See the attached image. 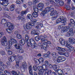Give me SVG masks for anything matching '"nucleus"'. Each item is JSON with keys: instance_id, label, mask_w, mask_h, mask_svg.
I'll list each match as a JSON object with an SVG mask.
<instances>
[{"instance_id": "nucleus-29", "label": "nucleus", "mask_w": 75, "mask_h": 75, "mask_svg": "<svg viewBox=\"0 0 75 75\" xmlns=\"http://www.w3.org/2000/svg\"><path fill=\"white\" fill-rule=\"evenodd\" d=\"M19 44L21 45H24L25 44V40L23 39H22L21 40L19 41Z\"/></svg>"}, {"instance_id": "nucleus-19", "label": "nucleus", "mask_w": 75, "mask_h": 75, "mask_svg": "<svg viewBox=\"0 0 75 75\" xmlns=\"http://www.w3.org/2000/svg\"><path fill=\"white\" fill-rule=\"evenodd\" d=\"M59 19H60V21H61V23L62 24H64L67 21L66 18H64L63 16H60Z\"/></svg>"}, {"instance_id": "nucleus-26", "label": "nucleus", "mask_w": 75, "mask_h": 75, "mask_svg": "<svg viewBox=\"0 0 75 75\" xmlns=\"http://www.w3.org/2000/svg\"><path fill=\"white\" fill-rule=\"evenodd\" d=\"M45 63V65L44 66H45V71H47V69L48 68L47 67V66L48 65V62L47 61V60H46L44 62Z\"/></svg>"}, {"instance_id": "nucleus-18", "label": "nucleus", "mask_w": 75, "mask_h": 75, "mask_svg": "<svg viewBox=\"0 0 75 75\" xmlns=\"http://www.w3.org/2000/svg\"><path fill=\"white\" fill-rule=\"evenodd\" d=\"M58 54L60 55H65L67 57H69V54L68 53L62 52H58Z\"/></svg>"}, {"instance_id": "nucleus-16", "label": "nucleus", "mask_w": 75, "mask_h": 75, "mask_svg": "<svg viewBox=\"0 0 75 75\" xmlns=\"http://www.w3.org/2000/svg\"><path fill=\"white\" fill-rule=\"evenodd\" d=\"M47 0L48 1H50L51 3L52 4H58L59 3V0H54V1L52 0Z\"/></svg>"}, {"instance_id": "nucleus-47", "label": "nucleus", "mask_w": 75, "mask_h": 75, "mask_svg": "<svg viewBox=\"0 0 75 75\" xmlns=\"http://www.w3.org/2000/svg\"><path fill=\"white\" fill-rule=\"evenodd\" d=\"M43 57L45 58H47V57H50V55L47 54H43Z\"/></svg>"}, {"instance_id": "nucleus-28", "label": "nucleus", "mask_w": 75, "mask_h": 75, "mask_svg": "<svg viewBox=\"0 0 75 75\" xmlns=\"http://www.w3.org/2000/svg\"><path fill=\"white\" fill-rule=\"evenodd\" d=\"M56 72H58V75H61L64 74L63 71L61 69L56 70L55 71Z\"/></svg>"}, {"instance_id": "nucleus-38", "label": "nucleus", "mask_w": 75, "mask_h": 75, "mask_svg": "<svg viewBox=\"0 0 75 75\" xmlns=\"http://www.w3.org/2000/svg\"><path fill=\"white\" fill-rule=\"evenodd\" d=\"M14 5H12L10 7V10L11 11H14Z\"/></svg>"}, {"instance_id": "nucleus-58", "label": "nucleus", "mask_w": 75, "mask_h": 75, "mask_svg": "<svg viewBox=\"0 0 75 75\" xmlns=\"http://www.w3.org/2000/svg\"><path fill=\"white\" fill-rule=\"evenodd\" d=\"M35 40L37 41H38L40 40V38H39V37L38 36H36L35 38Z\"/></svg>"}, {"instance_id": "nucleus-10", "label": "nucleus", "mask_w": 75, "mask_h": 75, "mask_svg": "<svg viewBox=\"0 0 75 75\" xmlns=\"http://www.w3.org/2000/svg\"><path fill=\"white\" fill-rule=\"evenodd\" d=\"M66 60V59L65 58V57L61 56H60L58 57L57 58V62H58L59 63L60 62H64V61H65Z\"/></svg>"}, {"instance_id": "nucleus-50", "label": "nucleus", "mask_w": 75, "mask_h": 75, "mask_svg": "<svg viewBox=\"0 0 75 75\" xmlns=\"http://www.w3.org/2000/svg\"><path fill=\"white\" fill-rule=\"evenodd\" d=\"M59 5H60V6H63V5H64V1H59Z\"/></svg>"}, {"instance_id": "nucleus-11", "label": "nucleus", "mask_w": 75, "mask_h": 75, "mask_svg": "<svg viewBox=\"0 0 75 75\" xmlns=\"http://www.w3.org/2000/svg\"><path fill=\"white\" fill-rule=\"evenodd\" d=\"M28 11H22L21 12V14L22 15H20L18 16V18L19 20H23L24 19V17L22 15H24V14H26L27 13Z\"/></svg>"}, {"instance_id": "nucleus-54", "label": "nucleus", "mask_w": 75, "mask_h": 75, "mask_svg": "<svg viewBox=\"0 0 75 75\" xmlns=\"http://www.w3.org/2000/svg\"><path fill=\"white\" fill-rule=\"evenodd\" d=\"M38 45L39 47H41V49H42V48H44L43 47V45H42V44H41V43H39L38 44Z\"/></svg>"}, {"instance_id": "nucleus-25", "label": "nucleus", "mask_w": 75, "mask_h": 75, "mask_svg": "<svg viewBox=\"0 0 75 75\" xmlns=\"http://www.w3.org/2000/svg\"><path fill=\"white\" fill-rule=\"evenodd\" d=\"M28 70L29 74L30 75H33V68L31 66H30L28 67Z\"/></svg>"}, {"instance_id": "nucleus-51", "label": "nucleus", "mask_w": 75, "mask_h": 75, "mask_svg": "<svg viewBox=\"0 0 75 75\" xmlns=\"http://www.w3.org/2000/svg\"><path fill=\"white\" fill-rule=\"evenodd\" d=\"M51 55L53 57H55L57 56V53L54 52L51 54Z\"/></svg>"}, {"instance_id": "nucleus-6", "label": "nucleus", "mask_w": 75, "mask_h": 75, "mask_svg": "<svg viewBox=\"0 0 75 75\" xmlns=\"http://www.w3.org/2000/svg\"><path fill=\"white\" fill-rule=\"evenodd\" d=\"M45 65L43 64L42 66H38L37 67L38 69L39 70V75H43V73L44 71L45 70V69H44V67Z\"/></svg>"}, {"instance_id": "nucleus-22", "label": "nucleus", "mask_w": 75, "mask_h": 75, "mask_svg": "<svg viewBox=\"0 0 75 75\" xmlns=\"http://www.w3.org/2000/svg\"><path fill=\"white\" fill-rule=\"evenodd\" d=\"M8 0H0V3L2 6H4V4L6 3H8Z\"/></svg>"}, {"instance_id": "nucleus-33", "label": "nucleus", "mask_w": 75, "mask_h": 75, "mask_svg": "<svg viewBox=\"0 0 75 75\" xmlns=\"http://www.w3.org/2000/svg\"><path fill=\"white\" fill-rule=\"evenodd\" d=\"M53 68L54 69L56 70H58V69L59 68V66L57 65H54L53 66Z\"/></svg>"}, {"instance_id": "nucleus-15", "label": "nucleus", "mask_w": 75, "mask_h": 75, "mask_svg": "<svg viewBox=\"0 0 75 75\" xmlns=\"http://www.w3.org/2000/svg\"><path fill=\"white\" fill-rule=\"evenodd\" d=\"M17 57L16 56H11L9 57V60L10 62H12L13 61H14L15 59L16 61L17 59H17Z\"/></svg>"}, {"instance_id": "nucleus-21", "label": "nucleus", "mask_w": 75, "mask_h": 75, "mask_svg": "<svg viewBox=\"0 0 75 75\" xmlns=\"http://www.w3.org/2000/svg\"><path fill=\"white\" fill-rule=\"evenodd\" d=\"M56 50L59 51L61 52H65V49L64 48L61 47H56Z\"/></svg>"}, {"instance_id": "nucleus-55", "label": "nucleus", "mask_w": 75, "mask_h": 75, "mask_svg": "<svg viewBox=\"0 0 75 75\" xmlns=\"http://www.w3.org/2000/svg\"><path fill=\"white\" fill-rule=\"evenodd\" d=\"M8 54L9 55H10L12 54V52L11 51H8Z\"/></svg>"}, {"instance_id": "nucleus-34", "label": "nucleus", "mask_w": 75, "mask_h": 75, "mask_svg": "<svg viewBox=\"0 0 75 75\" xmlns=\"http://www.w3.org/2000/svg\"><path fill=\"white\" fill-rule=\"evenodd\" d=\"M8 13H6L4 14V16H5V17H7V18H8V19H9V20H11V17L8 16Z\"/></svg>"}, {"instance_id": "nucleus-27", "label": "nucleus", "mask_w": 75, "mask_h": 75, "mask_svg": "<svg viewBox=\"0 0 75 75\" xmlns=\"http://www.w3.org/2000/svg\"><path fill=\"white\" fill-rule=\"evenodd\" d=\"M12 42L11 40H9L8 41L9 45L7 46L6 48H7V49H9L11 47V45H13V43Z\"/></svg>"}, {"instance_id": "nucleus-45", "label": "nucleus", "mask_w": 75, "mask_h": 75, "mask_svg": "<svg viewBox=\"0 0 75 75\" xmlns=\"http://www.w3.org/2000/svg\"><path fill=\"white\" fill-rule=\"evenodd\" d=\"M36 32L37 31L34 29H32L31 30V33L32 34H35L36 33Z\"/></svg>"}, {"instance_id": "nucleus-14", "label": "nucleus", "mask_w": 75, "mask_h": 75, "mask_svg": "<svg viewBox=\"0 0 75 75\" xmlns=\"http://www.w3.org/2000/svg\"><path fill=\"white\" fill-rule=\"evenodd\" d=\"M37 26L35 27V29L36 30H41V28L43 27V25L42 24H40V23H36Z\"/></svg>"}, {"instance_id": "nucleus-12", "label": "nucleus", "mask_w": 75, "mask_h": 75, "mask_svg": "<svg viewBox=\"0 0 75 75\" xmlns=\"http://www.w3.org/2000/svg\"><path fill=\"white\" fill-rule=\"evenodd\" d=\"M35 62L36 64H37V65H39V63H38V62H39V63L40 64H43L44 62V59L42 58H41L38 59H34Z\"/></svg>"}, {"instance_id": "nucleus-56", "label": "nucleus", "mask_w": 75, "mask_h": 75, "mask_svg": "<svg viewBox=\"0 0 75 75\" xmlns=\"http://www.w3.org/2000/svg\"><path fill=\"white\" fill-rule=\"evenodd\" d=\"M60 23H61V21L59 19H58L56 21V23L57 24H59Z\"/></svg>"}, {"instance_id": "nucleus-40", "label": "nucleus", "mask_w": 75, "mask_h": 75, "mask_svg": "<svg viewBox=\"0 0 75 75\" xmlns=\"http://www.w3.org/2000/svg\"><path fill=\"white\" fill-rule=\"evenodd\" d=\"M29 40V37H28V35L26 34L25 35V40L27 42H28V40Z\"/></svg>"}, {"instance_id": "nucleus-24", "label": "nucleus", "mask_w": 75, "mask_h": 75, "mask_svg": "<svg viewBox=\"0 0 75 75\" xmlns=\"http://www.w3.org/2000/svg\"><path fill=\"white\" fill-rule=\"evenodd\" d=\"M14 47L16 49L21 50L22 48L21 47V45L20 44H16L14 45Z\"/></svg>"}, {"instance_id": "nucleus-31", "label": "nucleus", "mask_w": 75, "mask_h": 75, "mask_svg": "<svg viewBox=\"0 0 75 75\" xmlns=\"http://www.w3.org/2000/svg\"><path fill=\"white\" fill-rule=\"evenodd\" d=\"M27 18L29 19L30 21H33V20L32 15L30 14H29L27 15Z\"/></svg>"}, {"instance_id": "nucleus-63", "label": "nucleus", "mask_w": 75, "mask_h": 75, "mask_svg": "<svg viewBox=\"0 0 75 75\" xmlns=\"http://www.w3.org/2000/svg\"><path fill=\"white\" fill-rule=\"evenodd\" d=\"M12 74L13 75H17V74H16V72L14 71H13L12 72Z\"/></svg>"}, {"instance_id": "nucleus-36", "label": "nucleus", "mask_w": 75, "mask_h": 75, "mask_svg": "<svg viewBox=\"0 0 75 75\" xmlns=\"http://www.w3.org/2000/svg\"><path fill=\"white\" fill-rule=\"evenodd\" d=\"M22 67L25 69H27V64L25 62H23L22 64Z\"/></svg>"}, {"instance_id": "nucleus-62", "label": "nucleus", "mask_w": 75, "mask_h": 75, "mask_svg": "<svg viewBox=\"0 0 75 75\" xmlns=\"http://www.w3.org/2000/svg\"><path fill=\"white\" fill-rule=\"evenodd\" d=\"M33 3L34 4H35L37 2V0H34L33 1Z\"/></svg>"}, {"instance_id": "nucleus-41", "label": "nucleus", "mask_w": 75, "mask_h": 75, "mask_svg": "<svg viewBox=\"0 0 75 75\" xmlns=\"http://www.w3.org/2000/svg\"><path fill=\"white\" fill-rule=\"evenodd\" d=\"M33 68L35 71H36L37 70V66L36 65H34L33 66Z\"/></svg>"}, {"instance_id": "nucleus-20", "label": "nucleus", "mask_w": 75, "mask_h": 75, "mask_svg": "<svg viewBox=\"0 0 75 75\" xmlns=\"http://www.w3.org/2000/svg\"><path fill=\"white\" fill-rule=\"evenodd\" d=\"M44 4L42 3H40L38 5L37 7L39 8L40 10H41L43 8V7H44Z\"/></svg>"}, {"instance_id": "nucleus-2", "label": "nucleus", "mask_w": 75, "mask_h": 75, "mask_svg": "<svg viewBox=\"0 0 75 75\" xmlns=\"http://www.w3.org/2000/svg\"><path fill=\"white\" fill-rule=\"evenodd\" d=\"M4 27H5V28L7 27L9 28H8L6 29V31L8 33V34H10L12 33L13 32L12 30L14 29V26L11 23L8 22L4 25Z\"/></svg>"}, {"instance_id": "nucleus-60", "label": "nucleus", "mask_w": 75, "mask_h": 75, "mask_svg": "<svg viewBox=\"0 0 75 75\" xmlns=\"http://www.w3.org/2000/svg\"><path fill=\"white\" fill-rule=\"evenodd\" d=\"M37 21V19H35L33 20V22H31V23H33V24H33V26H34V23H36Z\"/></svg>"}, {"instance_id": "nucleus-32", "label": "nucleus", "mask_w": 75, "mask_h": 75, "mask_svg": "<svg viewBox=\"0 0 75 75\" xmlns=\"http://www.w3.org/2000/svg\"><path fill=\"white\" fill-rule=\"evenodd\" d=\"M32 15L33 17L35 18L38 16V12L34 11Z\"/></svg>"}, {"instance_id": "nucleus-9", "label": "nucleus", "mask_w": 75, "mask_h": 75, "mask_svg": "<svg viewBox=\"0 0 75 75\" xmlns=\"http://www.w3.org/2000/svg\"><path fill=\"white\" fill-rule=\"evenodd\" d=\"M7 38L6 36H4L1 40V43L2 45L4 46H7Z\"/></svg>"}, {"instance_id": "nucleus-1", "label": "nucleus", "mask_w": 75, "mask_h": 75, "mask_svg": "<svg viewBox=\"0 0 75 75\" xmlns=\"http://www.w3.org/2000/svg\"><path fill=\"white\" fill-rule=\"evenodd\" d=\"M62 31L65 33L68 31L67 34L65 35L66 37H69V36H72L74 35V32H73V29L71 28V27H69L68 26H66L63 28H62Z\"/></svg>"}, {"instance_id": "nucleus-7", "label": "nucleus", "mask_w": 75, "mask_h": 75, "mask_svg": "<svg viewBox=\"0 0 75 75\" xmlns=\"http://www.w3.org/2000/svg\"><path fill=\"white\" fill-rule=\"evenodd\" d=\"M32 26H34V23H33L31 22L28 23L26 25H23V28L25 30L27 29L30 30Z\"/></svg>"}, {"instance_id": "nucleus-23", "label": "nucleus", "mask_w": 75, "mask_h": 75, "mask_svg": "<svg viewBox=\"0 0 75 75\" xmlns=\"http://www.w3.org/2000/svg\"><path fill=\"white\" fill-rule=\"evenodd\" d=\"M69 42H69V44H71V42L74 43L75 42V39L73 38H70L69 39Z\"/></svg>"}, {"instance_id": "nucleus-4", "label": "nucleus", "mask_w": 75, "mask_h": 75, "mask_svg": "<svg viewBox=\"0 0 75 75\" xmlns=\"http://www.w3.org/2000/svg\"><path fill=\"white\" fill-rule=\"evenodd\" d=\"M50 16H53V17L52 18V20H55L58 17V13L57 11L55 10L54 11V8H52L50 10Z\"/></svg>"}, {"instance_id": "nucleus-44", "label": "nucleus", "mask_w": 75, "mask_h": 75, "mask_svg": "<svg viewBox=\"0 0 75 75\" xmlns=\"http://www.w3.org/2000/svg\"><path fill=\"white\" fill-rule=\"evenodd\" d=\"M10 41L12 42L13 43H17V42L16 40L13 39H10Z\"/></svg>"}, {"instance_id": "nucleus-61", "label": "nucleus", "mask_w": 75, "mask_h": 75, "mask_svg": "<svg viewBox=\"0 0 75 75\" xmlns=\"http://www.w3.org/2000/svg\"><path fill=\"white\" fill-rule=\"evenodd\" d=\"M69 27H71V28H75V25H74V26H72V25L69 24Z\"/></svg>"}, {"instance_id": "nucleus-17", "label": "nucleus", "mask_w": 75, "mask_h": 75, "mask_svg": "<svg viewBox=\"0 0 75 75\" xmlns=\"http://www.w3.org/2000/svg\"><path fill=\"white\" fill-rule=\"evenodd\" d=\"M66 47L67 48H69L68 51L70 52H71V51H73V50H74V48L71 46L69 44H68V45H67Z\"/></svg>"}, {"instance_id": "nucleus-59", "label": "nucleus", "mask_w": 75, "mask_h": 75, "mask_svg": "<svg viewBox=\"0 0 75 75\" xmlns=\"http://www.w3.org/2000/svg\"><path fill=\"white\" fill-rule=\"evenodd\" d=\"M4 10L5 11H8V9L6 6H5L4 7Z\"/></svg>"}, {"instance_id": "nucleus-8", "label": "nucleus", "mask_w": 75, "mask_h": 75, "mask_svg": "<svg viewBox=\"0 0 75 75\" xmlns=\"http://www.w3.org/2000/svg\"><path fill=\"white\" fill-rule=\"evenodd\" d=\"M50 7H47L46 8L44 11H43L40 13V15L42 17H44L45 14L47 13H48L50 10Z\"/></svg>"}, {"instance_id": "nucleus-35", "label": "nucleus", "mask_w": 75, "mask_h": 75, "mask_svg": "<svg viewBox=\"0 0 75 75\" xmlns=\"http://www.w3.org/2000/svg\"><path fill=\"white\" fill-rule=\"evenodd\" d=\"M16 67L17 68H19L20 67L18 65V64H19V60L16 59Z\"/></svg>"}, {"instance_id": "nucleus-3", "label": "nucleus", "mask_w": 75, "mask_h": 75, "mask_svg": "<svg viewBox=\"0 0 75 75\" xmlns=\"http://www.w3.org/2000/svg\"><path fill=\"white\" fill-rule=\"evenodd\" d=\"M28 42L27 45L28 47H30L32 48H35L37 47V45L35 42L33 38H31L30 39H29L28 42Z\"/></svg>"}, {"instance_id": "nucleus-53", "label": "nucleus", "mask_w": 75, "mask_h": 75, "mask_svg": "<svg viewBox=\"0 0 75 75\" xmlns=\"http://www.w3.org/2000/svg\"><path fill=\"white\" fill-rule=\"evenodd\" d=\"M70 22L72 24H74L75 23V21H74V20L73 19H71L70 20Z\"/></svg>"}, {"instance_id": "nucleus-57", "label": "nucleus", "mask_w": 75, "mask_h": 75, "mask_svg": "<svg viewBox=\"0 0 75 75\" xmlns=\"http://www.w3.org/2000/svg\"><path fill=\"white\" fill-rule=\"evenodd\" d=\"M65 7L67 10H70L71 9V7L69 6H65Z\"/></svg>"}, {"instance_id": "nucleus-39", "label": "nucleus", "mask_w": 75, "mask_h": 75, "mask_svg": "<svg viewBox=\"0 0 75 75\" xmlns=\"http://www.w3.org/2000/svg\"><path fill=\"white\" fill-rule=\"evenodd\" d=\"M62 28H64V24L59 25L58 26V29H59V30H60V29H61Z\"/></svg>"}, {"instance_id": "nucleus-13", "label": "nucleus", "mask_w": 75, "mask_h": 75, "mask_svg": "<svg viewBox=\"0 0 75 75\" xmlns=\"http://www.w3.org/2000/svg\"><path fill=\"white\" fill-rule=\"evenodd\" d=\"M59 41L61 44L62 45H65L66 47H67V45L68 44H69V42H68V41L65 42L64 39L62 38L60 39Z\"/></svg>"}, {"instance_id": "nucleus-49", "label": "nucleus", "mask_w": 75, "mask_h": 75, "mask_svg": "<svg viewBox=\"0 0 75 75\" xmlns=\"http://www.w3.org/2000/svg\"><path fill=\"white\" fill-rule=\"evenodd\" d=\"M0 54L2 55H4L6 53L4 51L1 50L0 52Z\"/></svg>"}, {"instance_id": "nucleus-42", "label": "nucleus", "mask_w": 75, "mask_h": 75, "mask_svg": "<svg viewBox=\"0 0 75 75\" xmlns=\"http://www.w3.org/2000/svg\"><path fill=\"white\" fill-rule=\"evenodd\" d=\"M16 37L18 39H21L22 38V36L20 34H17L16 35Z\"/></svg>"}, {"instance_id": "nucleus-64", "label": "nucleus", "mask_w": 75, "mask_h": 75, "mask_svg": "<svg viewBox=\"0 0 75 75\" xmlns=\"http://www.w3.org/2000/svg\"><path fill=\"white\" fill-rule=\"evenodd\" d=\"M20 3V1H17L16 2V4H19Z\"/></svg>"}, {"instance_id": "nucleus-5", "label": "nucleus", "mask_w": 75, "mask_h": 75, "mask_svg": "<svg viewBox=\"0 0 75 75\" xmlns=\"http://www.w3.org/2000/svg\"><path fill=\"white\" fill-rule=\"evenodd\" d=\"M42 38H44V37L42 36H40V40L43 43V48L44 50H46L47 49V43L48 44H51V43L50 41H48L47 40H44L42 39Z\"/></svg>"}, {"instance_id": "nucleus-46", "label": "nucleus", "mask_w": 75, "mask_h": 75, "mask_svg": "<svg viewBox=\"0 0 75 75\" xmlns=\"http://www.w3.org/2000/svg\"><path fill=\"white\" fill-rule=\"evenodd\" d=\"M16 57H16V59H17L18 60H19V61H20V60L19 59H18V58H19V59H23V57H22V56L18 55Z\"/></svg>"}, {"instance_id": "nucleus-52", "label": "nucleus", "mask_w": 75, "mask_h": 75, "mask_svg": "<svg viewBox=\"0 0 75 75\" xmlns=\"http://www.w3.org/2000/svg\"><path fill=\"white\" fill-rule=\"evenodd\" d=\"M48 67L50 68H53V66L50 64H48V65L47 66V67Z\"/></svg>"}, {"instance_id": "nucleus-48", "label": "nucleus", "mask_w": 75, "mask_h": 75, "mask_svg": "<svg viewBox=\"0 0 75 75\" xmlns=\"http://www.w3.org/2000/svg\"><path fill=\"white\" fill-rule=\"evenodd\" d=\"M4 70V67L1 66H0V71H3Z\"/></svg>"}, {"instance_id": "nucleus-37", "label": "nucleus", "mask_w": 75, "mask_h": 75, "mask_svg": "<svg viewBox=\"0 0 75 75\" xmlns=\"http://www.w3.org/2000/svg\"><path fill=\"white\" fill-rule=\"evenodd\" d=\"M40 8L37 7V6H34L33 8V10L35 12H38V10H40Z\"/></svg>"}, {"instance_id": "nucleus-43", "label": "nucleus", "mask_w": 75, "mask_h": 75, "mask_svg": "<svg viewBox=\"0 0 75 75\" xmlns=\"http://www.w3.org/2000/svg\"><path fill=\"white\" fill-rule=\"evenodd\" d=\"M49 72H50V74L51 75H52V74H53V75H58V74H57L55 72H52V71H51V70H50L49 71Z\"/></svg>"}, {"instance_id": "nucleus-30", "label": "nucleus", "mask_w": 75, "mask_h": 75, "mask_svg": "<svg viewBox=\"0 0 75 75\" xmlns=\"http://www.w3.org/2000/svg\"><path fill=\"white\" fill-rule=\"evenodd\" d=\"M7 21H8V20L7 19L5 18L3 19L1 21V24H4V25H5V24H6V22H7Z\"/></svg>"}]
</instances>
